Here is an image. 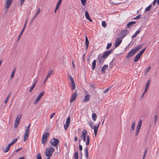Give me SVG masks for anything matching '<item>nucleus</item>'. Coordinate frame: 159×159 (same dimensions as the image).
Listing matches in <instances>:
<instances>
[{
    "label": "nucleus",
    "mask_w": 159,
    "mask_h": 159,
    "mask_svg": "<svg viewBox=\"0 0 159 159\" xmlns=\"http://www.w3.org/2000/svg\"><path fill=\"white\" fill-rule=\"evenodd\" d=\"M77 95L78 94L75 91V92L73 93L71 96V99L70 100V103L73 102L75 100Z\"/></svg>",
    "instance_id": "nucleus-13"
},
{
    "label": "nucleus",
    "mask_w": 159,
    "mask_h": 159,
    "mask_svg": "<svg viewBox=\"0 0 159 159\" xmlns=\"http://www.w3.org/2000/svg\"><path fill=\"white\" fill-rule=\"evenodd\" d=\"M11 94V93H10L9 95L7 96V98H6V99H5V101H4V103L5 104H7V102H8V99L10 97V96Z\"/></svg>",
    "instance_id": "nucleus-28"
},
{
    "label": "nucleus",
    "mask_w": 159,
    "mask_h": 159,
    "mask_svg": "<svg viewBox=\"0 0 159 159\" xmlns=\"http://www.w3.org/2000/svg\"><path fill=\"white\" fill-rule=\"evenodd\" d=\"M90 98V96L89 95H86L84 98V100L83 102H88Z\"/></svg>",
    "instance_id": "nucleus-22"
},
{
    "label": "nucleus",
    "mask_w": 159,
    "mask_h": 159,
    "mask_svg": "<svg viewBox=\"0 0 159 159\" xmlns=\"http://www.w3.org/2000/svg\"><path fill=\"white\" fill-rule=\"evenodd\" d=\"M122 41V39L120 38H116L115 42V47H117L119 46Z\"/></svg>",
    "instance_id": "nucleus-14"
},
{
    "label": "nucleus",
    "mask_w": 159,
    "mask_h": 159,
    "mask_svg": "<svg viewBox=\"0 0 159 159\" xmlns=\"http://www.w3.org/2000/svg\"><path fill=\"white\" fill-rule=\"evenodd\" d=\"M85 158H88V152L87 146H86L85 148Z\"/></svg>",
    "instance_id": "nucleus-24"
},
{
    "label": "nucleus",
    "mask_w": 159,
    "mask_h": 159,
    "mask_svg": "<svg viewBox=\"0 0 159 159\" xmlns=\"http://www.w3.org/2000/svg\"><path fill=\"white\" fill-rule=\"evenodd\" d=\"M30 128L28 127H26V129L25 130V132L24 133V141L25 142L27 140L28 137L29 136V131L30 130Z\"/></svg>",
    "instance_id": "nucleus-7"
},
{
    "label": "nucleus",
    "mask_w": 159,
    "mask_h": 159,
    "mask_svg": "<svg viewBox=\"0 0 159 159\" xmlns=\"http://www.w3.org/2000/svg\"><path fill=\"white\" fill-rule=\"evenodd\" d=\"M136 23V22L134 21H132L129 22L127 24V27L129 28L131 27L132 25Z\"/></svg>",
    "instance_id": "nucleus-20"
},
{
    "label": "nucleus",
    "mask_w": 159,
    "mask_h": 159,
    "mask_svg": "<svg viewBox=\"0 0 159 159\" xmlns=\"http://www.w3.org/2000/svg\"><path fill=\"white\" fill-rule=\"evenodd\" d=\"M100 124V123H99L98 125H95L93 128L94 130H98V129L99 127V125Z\"/></svg>",
    "instance_id": "nucleus-42"
},
{
    "label": "nucleus",
    "mask_w": 159,
    "mask_h": 159,
    "mask_svg": "<svg viewBox=\"0 0 159 159\" xmlns=\"http://www.w3.org/2000/svg\"><path fill=\"white\" fill-rule=\"evenodd\" d=\"M108 65H104L101 69V71L102 73H105V70L108 69Z\"/></svg>",
    "instance_id": "nucleus-17"
},
{
    "label": "nucleus",
    "mask_w": 159,
    "mask_h": 159,
    "mask_svg": "<svg viewBox=\"0 0 159 159\" xmlns=\"http://www.w3.org/2000/svg\"><path fill=\"white\" fill-rule=\"evenodd\" d=\"M61 1H62V0H59V2H58V3L57 4L56 6V7L57 8H59V6L60 5V4L61 3Z\"/></svg>",
    "instance_id": "nucleus-45"
},
{
    "label": "nucleus",
    "mask_w": 159,
    "mask_h": 159,
    "mask_svg": "<svg viewBox=\"0 0 159 159\" xmlns=\"http://www.w3.org/2000/svg\"><path fill=\"white\" fill-rule=\"evenodd\" d=\"M37 82V80H35L34 82V83L33 84V85L30 87V89L29 91L30 92H31L32 90L34 89V88L36 83Z\"/></svg>",
    "instance_id": "nucleus-25"
},
{
    "label": "nucleus",
    "mask_w": 159,
    "mask_h": 159,
    "mask_svg": "<svg viewBox=\"0 0 159 159\" xmlns=\"http://www.w3.org/2000/svg\"><path fill=\"white\" fill-rule=\"evenodd\" d=\"M150 82V80H149L147 82L146 84L145 88L148 89L149 87V85Z\"/></svg>",
    "instance_id": "nucleus-38"
},
{
    "label": "nucleus",
    "mask_w": 159,
    "mask_h": 159,
    "mask_svg": "<svg viewBox=\"0 0 159 159\" xmlns=\"http://www.w3.org/2000/svg\"><path fill=\"white\" fill-rule=\"evenodd\" d=\"M85 16L87 19L90 17L89 14L87 11H85Z\"/></svg>",
    "instance_id": "nucleus-35"
},
{
    "label": "nucleus",
    "mask_w": 159,
    "mask_h": 159,
    "mask_svg": "<svg viewBox=\"0 0 159 159\" xmlns=\"http://www.w3.org/2000/svg\"><path fill=\"white\" fill-rule=\"evenodd\" d=\"M17 140V139H14L12 141L8 144L7 146L5 151L3 150L5 152H7L9 150L10 147L14 143H16Z\"/></svg>",
    "instance_id": "nucleus-5"
},
{
    "label": "nucleus",
    "mask_w": 159,
    "mask_h": 159,
    "mask_svg": "<svg viewBox=\"0 0 159 159\" xmlns=\"http://www.w3.org/2000/svg\"><path fill=\"white\" fill-rule=\"evenodd\" d=\"M156 115H155L154 117V121L155 123L156 124L157 120V112L156 113Z\"/></svg>",
    "instance_id": "nucleus-36"
},
{
    "label": "nucleus",
    "mask_w": 159,
    "mask_h": 159,
    "mask_svg": "<svg viewBox=\"0 0 159 159\" xmlns=\"http://www.w3.org/2000/svg\"><path fill=\"white\" fill-rule=\"evenodd\" d=\"M80 158L82 159V152H80Z\"/></svg>",
    "instance_id": "nucleus-62"
},
{
    "label": "nucleus",
    "mask_w": 159,
    "mask_h": 159,
    "mask_svg": "<svg viewBox=\"0 0 159 159\" xmlns=\"http://www.w3.org/2000/svg\"><path fill=\"white\" fill-rule=\"evenodd\" d=\"M113 50V49H111L105 52L103 54V59L106 58L111 54Z\"/></svg>",
    "instance_id": "nucleus-8"
},
{
    "label": "nucleus",
    "mask_w": 159,
    "mask_h": 159,
    "mask_svg": "<svg viewBox=\"0 0 159 159\" xmlns=\"http://www.w3.org/2000/svg\"><path fill=\"white\" fill-rule=\"evenodd\" d=\"M69 78L71 81V82L73 81H74V80L73 79V78L71 75H69Z\"/></svg>",
    "instance_id": "nucleus-53"
},
{
    "label": "nucleus",
    "mask_w": 159,
    "mask_h": 159,
    "mask_svg": "<svg viewBox=\"0 0 159 159\" xmlns=\"http://www.w3.org/2000/svg\"><path fill=\"white\" fill-rule=\"evenodd\" d=\"M40 9L39 8L36 14V15H37L38 14L40 13Z\"/></svg>",
    "instance_id": "nucleus-57"
},
{
    "label": "nucleus",
    "mask_w": 159,
    "mask_h": 159,
    "mask_svg": "<svg viewBox=\"0 0 159 159\" xmlns=\"http://www.w3.org/2000/svg\"><path fill=\"white\" fill-rule=\"evenodd\" d=\"M49 134L48 132L44 133L43 135L42 138L44 139H47V138L49 137Z\"/></svg>",
    "instance_id": "nucleus-19"
},
{
    "label": "nucleus",
    "mask_w": 159,
    "mask_h": 159,
    "mask_svg": "<svg viewBox=\"0 0 159 159\" xmlns=\"http://www.w3.org/2000/svg\"><path fill=\"white\" fill-rule=\"evenodd\" d=\"M71 89L73 90L75 89V82L74 81L72 82H71Z\"/></svg>",
    "instance_id": "nucleus-30"
},
{
    "label": "nucleus",
    "mask_w": 159,
    "mask_h": 159,
    "mask_svg": "<svg viewBox=\"0 0 159 159\" xmlns=\"http://www.w3.org/2000/svg\"><path fill=\"white\" fill-rule=\"evenodd\" d=\"M141 18V15L140 14L138 15L136 17L134 18V19L135 20H139Z\"/></svg>",
    "instance_id": "nucleus-47"
},
{
    "label": "nucleus",
    "mask_w": 159,
    "mask_h": 159,
    "mask_svg": "<svg viewBox=\"0 0 159 159\" xmlns=\"http://www.w3.org/2000/svg\"><path fill=\"white\" fill-rule=\"evenodd\" d=\"M50 142L52 145L55 147H57L58 145V143L59 142L58 139H56L54 138H52L50 140Z\"/></svg>",
    "instance_id": "nucleus-4"
},
{
    "label": "nucleus",
    "mask_w": 159,
    "mask_h": 159,
    "mask_svg": "<svg viewBox=\"0 0 159 159\" xmlns=\"http://www.w3.org/2000/svg\"><path fill=\"white\" fill-rule=\"evenodd\" d=\"M157 0H154L153 2V6H155L156 3V2H157Z\"/></svg>",
    "instance_id": "nucleus-58"
},
{
    "label": "nucleus",
    "mask_w": 159,
    "mask_h": 159,
    "mask_svg": "<svg viewBox=\"0 0 159 159\" xmlns=\"http://www.w3.org/2000/svg\"><path fill=\"white\" fill-rule=\"evenodd\" d=\"M148 89L145 88V90L143 92V94H145L146 93V92H147V91L148 90Z\"/></svg>",
    "instance_id": "nucleus-59"
},
{
    "label": "nucleus",
    "mask_w": 159,
    "mask_h": 159,
    "mask_svg": "<svg viewBox=\"0 0 159 159\" xmlns=\"http://www.w3.org/2000/svg\"><path fill=\"white\" fill-rule=\"evenodd\" d=\"M85 45H86V49H87L88 48V47H89V41L88 40V39L87 38V36H85Z\"/></svg>",
    "instance_id": "nucleus-18"
},
{
    "label": "nucleus",
    "mask_w": 159,
    "mask_h": 159,
    "mask_svg": "<svg viewBox=\"0 0 159 159\" xmlns=\"http://www.w3.org/2000/svg\"><path fill=\"white\" fill-rule=\"evenodd\" d=\"M135 122L134 121L132 124L131 126V130L130 131L131 132H132V131H134V129L135 125Z\"/></svg>",
    "instance_id": "nucleus-26"
},
{
    "label": "nucleus",
    "mask_w": 159,
    "mask_h": 159,
    "mask_svg": "<svg viewBox=\"0 0 159 159\" xmlns=\"http://www.w3.org/2000/svg\"><path fill=\"white\" fill-rule=\"evenodd\" d=\"M97 116L95 113H93L92 115V118L93 121H95L97 119Z\"/></svg>",
    "instance_id": "nucleus-27"
},
{
    "label": "nucleus",
    "mask_w": 159,
    "mask_h": 159,
    "mask_svg": "<svg viewBox=\"0 0 159 159\" xmlns=\"http://www.w3.org/2000/svg\"><path fill=\"white\" fill-rule=\"evenodd\" d=\"M150 69V67H148L146 70V72H148Z\"/></svg>",
    "instance_id": "nucleus-61"
},
{
    "label": "nucleus",
    "mask_w": 159,
    "mask_h": 159,
    "mask_svg": "<svg viewBox=\"0 0 159 159\" xmlns=\"http://www.w3.org/2000/svg\"><path fill=\"white\" fill-rule=\"evenodd\" d=\"M53 72V71L52 70H50L48 72V75H47V76L48 77H49L52 74V72Z\"/></svg>",
    "instance_id": "nucleus-40"
},
{
    "label": "nucleus",
    "mask_w": 159,
    "mask_h": 159,
    "mask_svg": "<svg viewBox=\"0 0 159 159\" xmlns=\"http://www.w3.org/2000/svg\"><path fill=\"white\" fill-rule=\"evenodd\" d=\"M37 15H36V14L34 16L32 20V21H31V23L33 21V20L36 17Z\"/></svg>",
    "instance_id": "nucleus-63"
},
{
    "label": "nucleus",
    "mask_w": 159,
    "mask_h": 159,
    "mask_svg": "<svg viewBox=\"0 0 159 159\" xmlns=\"http://www.w3.org/2000/svg\"><path fill=\"white\" fill-rule=\"evenodd\" d=\"M152 7V4L150 5L147 8H146L145 9V11H149Z\"/></svg>",
    "instance_id": "nucleus-31"
},
{
    "label": "nucleus",
    "mask_w": 159,
    "mask_h": 159,
    "mask_svg": "<svg viewBox=\"0 0 159 159\" xmlns=\"http://www.w3.org/2000/svg\"><path fill=\"white\" fill-rule=\"evenodd\" d=\"M79 150H80V152H81L83 149V148L82 145H80V143H79Z\"/></svg>",
    "instance_id": "nucleus-50"
},
{
    "label": "nucleus",
    "mask_w": 159,
    "mask_h": 159,
    "mask_svg": "<svg viewBox=\"0 0 159 159\" xmlns=\"http://www.w3.org/2000/svg\"><path fill=\"white\" fill-rule=\"evenodd\" d=\"M142 123V120H140L138 122V124L137 126L136 130L135 133V136H137L139 132V130L141 128Z\"/></svg>",
    "instance_id": "nucleus-9"
},
{
    "label": "nucleus",
    "mask_w": 159,
    "mask_h": 159,
    "mask_svg": "<svg viewBox=\"0 0 159 159\" xmlns=\"http://www.w3.org/2000/svg\"><path fill=\"white\" fill-rule=\"evenodd\" d=\"M36 159H42L41 156L39 153H37L36 156Z\"/></svg>",
    "instance_id": "nucleus-37"
},
{
    "label": "nucleus",
    "mask_w": 159,
    "mask_h": 159,
    "mask_svg": "<svg viewBox=\"0 0 159 159\" xmlns=\"http://www.w3.org/2000/svg\"><path fill=\"white\" fill-rule=\"evenodd\" d=\"M55 113H53L50 116V119L52 118L53 117L54 115H55Z\"/></svg>",
    "instance_id": "nucleus-54"
},
{
    "label": "nucleus",
    "mask_w": 159,
    "mask_h": 159,
    "mask_svg": "<svg viewBox=\"0 0 159 159\" xmlns=\"http://www.w3.org/2000/svg\"><path fill=\"white\" fill-rule=\"evenodd\" d=\"M102 26L104 27H106V24L105 21H102Z\"/></svg>",
    "instance_id": "nucleus-46"
},
{
    "label": "nucleus",
    "mask_w": 159,
    "mask_h": 159,
    "mask_svg": "<svg viewBox=\"0 0 159 159\" xmlns=\"http://www.w3.org/2000/svg\"><path fill=\"white\" fill-rule=\"evenodd\" d=\"M127 30H122L119 34V36L122 39L126 35L127 33Z\"/></svg>",
    "instance_id": "nucleus-10"
},
{
    "label": "nucleus",
    "mask_w": 159,
    "mask_h": 159,
    "mask_svg": "<svg viewBox=\"0 0 159 159\" xmlns=\"http://www.w3.org/2000/svg\"><path fill=\"white\" fill-rule=\"evenodd\" d=\"M55 151V149L53 148H47L46 149L45 155L48 157L47 159H50V156Z\"/></svg>",
    "instance_id": "nucleus-3"
},
{
    "label": "nucleus",
    "mask_w": 159,
    "mask_h": 159,
    "mask_svg": "<svg viewBox=\"0 0 159 159\" xmlns=\"http://www.w3.org/2000/svg\"><path fill=\"white\" fill-rule=\"evenodd\" d=\"M141 57V56L138 54L137 55H136L135 58L134 59V61L135 62L138 61L139 60Z\"/></svg>",
    "instance_id": "nucleus-21"
},
{
    "label": "nucleus",
    "mask_w": 159,
    "mask_h": 159,
    "mask_svg": "<svg viewBox=\"0 0 159 159\" xmlns=\"http://www.w3.org/2000/svg\"><path fill=\"white\" fill-rule=\"evenodd\" d=\"M142 46V45H140L135 47L134 49H132L129 51L126 56V58H129L133 56L135 53L138 52Z\"/></svg>",
    "instance_id": "nucleus-1"
},
{
    "label": "nucleus",
    "mask_w": 159,
    "mask_h": 159,
    "mask_svg": "<svg viewBox=\"0 0 159 159\" xmlns=\"http://www.w3.org/2000/svg\"><path fill=\"white\" fill-rule=\"evenodd\" d=\"M102 56H101L100 55L98 56V60L99 64L102 63L105 60L102 59Z\"/></svg>",
    "instance_id": "nucleus-15"
},
{
    "label": "nucleus",
    "mask_w": 159,
    "mask_h": 159,
    "mask_svg": "<svg viewBox=\"0 0 159 159\" xmlns=\"http://www.w3.org/2000/svg\"><path fill=\"white\" fill-rule=\"evenodd\" d=\"M25 157L24 156L21 157L19 158H18V159H25Z\"/></svg>",
    "instance_id": "nucleus-64"
},
{
    "label": "nucleus",
    "mask_w": 159,
    "mask_h": 159,
    "mask_svg": "<svg viewBox=\"0 0 159 159\" xmlns=\"http://www.w3.org/2000/svg\"><path fill=\"white\" fill-rule=\"evenodd\" d=\"M22 149V148H20L19 149H17L16 151H15L13 153V154H12V155H14V153H15L16 152H18V151H20L21 149Z\"/></svg>",
    "instance_id": "nucleus-52"
},
{
    "label": "nucleus",
    "mask_w": 159,
    "mask_h": 159,
    "mask_svg": "<svg viewBox=\"0 0 159 159\" xmlns=\"http://www.w3.org/2000/svg\"><path fill=\"white\" fill-rule=\"evenodd\" d=\"M147 149H146L144 152V154L143 156V159H144V158H145L146 154L147 153Z\"/></svg>",
    "instance_id": "nucleus-51"
},
{
    "label": "nucleus",
    "mask_w": 159,
    "mask_h": 159,
    "mask_svg": "<svg viewBox=\"0 0 159 159\" xmlns=\"http://www.w3.org/2000/svg\"><path fill=\"white\" fill-rule=\"evenodd\" d=\"M82 5L84 6L85 5L86 2V0H81Z\"/></svg>",
    "instance_id": "nucleus-39"
},
{
    "label": "nucleus",
    "mask_w": 159,
    "mask_h": 159,
    "mask_svg": "<svg viewBox=\"0 0 159 159\" xmlns=\"http://www.w3.org/2000/svg\"><path fill=\"white\" fill-rule=\"evenodd\" d=\"M47 139H44L42 138L41 143L43 144H45L47 142Z\"/></svg>",
    "instance_id": "nucleus-34"
},
{
    "label": "nucleus",
    "mask_w": 159,
    "mask_h": 159,
    "mask_svg": "<svg viewBox=\"0 0 159 159\" xmlns=\"http://www.w3.org/2000/svg\"><path fill=\"white\" fill-rule=\"evenodd\" d=\"M87 134V131L86 130H84L82 132V137L83 142H85L86 145L88 146L89 145L90 143V139L89 136H87L86 141V137Z\"/></svg>",
    "instance_id": "nucleus-2"
},
{
    "label": "nucleus",
    "mask_w": 159,
    "mask_h": 159,
    "mask_svg": "<svg viewBox=\"0 0 159 159\" xmlns=\"http://www.w3.org/2000/svg\"><path fill=\"white\" fill-rule=\"evenodd\" d=\"M21 118V116L18 115L17 117L15 120V122L14 125V127L16 128L19 125Z\"/></svg>",
    "instance_id": "nucleus-12"
},
{
    "label": "nucleus",
    "mask_w": 159,
    "mask_h": 159,
    "mask_svg": "<svg viewBox=\"0 0 159 159\" xmlns=\"http://www.w3.org/2000/svg\"><path fill=\"white\" fill-rule=\"evenodd\" d=\"M75 159H78V151H77L76 152L74 153V155Z\"/></svg>",
    "instance_id": "nucleus-32"
},
{
    "label": "nucleus",
    "mask_w": 159,
    "mask_h": 159,
    "mask_svg": "<svg viewBox=\"0 0 159 159\" xmlns=\"http://www.w3.org/2000/svg\"><path fill=\"white\" fill-rule=\"evenodd\" d=\"M140 32V31L139 30L136 31L135 34L132 36V38H133L135 37Z\"/></svg>",
    "instance_id": "nucleus-29"
},
{
    "label": "nucleus",
    "mask_w": 159,
    "mask_h": 159,
    "mask_svg": "<svg viewBox=\"0 0 159 159\" xmlns=\"http://www.w3.org/2000/svg\"><path fill=\"white\" fill-rule=\"evenodd\" d=\"M15 70L14 69L12 72L11 75V78H12L14 75L15 73Z\"/></svg>",
    "instance_id": "nucleus-44"
},
{
    "label": "nucleus",
    "mask_w": 159,
    "mask_h": 159,
    "mask_svg": "<svg viewBox=\"0 0 159 159\" xmlns=\"http://www.w3.org/2000/svg\"><path fill=\"white\" fill-rule=\"evenodd\" d=\"M110 3L113 5H119L120 4V3H114L112 1H111V0L110 1Z\"/></svg>",
    "instance_id": "nucleus-43"
},
{
    "label": "nucleus",
    "mask_w": 159,
    "mask_h": 159,
    "mask_svg": "<svg viewBox=\"0 0 159 159\" xmlns=\"http://www.w3.org/2000/svg\"><path fill=\"white\" fill-rule=\"evenodd\" d=\"M94 133L95 134V136H96V134H97L98 130H94Z\"/></svg>",
    "instance_id": "nucleus-60"
},
{
    "label": "nucleus",
    "mask_w": 159,
    "mask_h": 159,
    "mask_svg": "<svg viewBox=\"0 0 159 159\" xmlns=\"http://www.w3.org/2000/svg\"><path fill=\"white\" fill-rule=\"evenodd\" d=\"M13 1V0H7L6 4V8L7 9L9 7Z\"/></svg>",
    "instance_id": "nucleus-16"
},
{
    "label": "nucleus",
    "mask_w": 159,
    "mask_h": 159,
    "mask_svg": "<svg viewBox=\"0 0 159 159\" xmlns=\"http://www.w3.org/2000/svg\"><path fill=\"white\" fill-rule=\"evenodd\" d=\"M110 89V88H107V89H106L104 91V93H107L109 90V89Z\"/></svg>",
    "instance_id": "nucleus-55"
},
{
    "label": "nucleus",
    "mask_w": 159,
    "mask_h": 159,
    "mask_svg": "<svg viewBox=\"0 0 159 159\" xmlns=\"http://www.w3.org/2000/svg\"><path fill=\"white\" fill-rule=\"evenodd\" d=\"M25 28H24L23 27V29L22 30V31H21V33H20V35H19V38H18V40H17V41H18V40H19V39H20V37L21 35V34H22L23 33V32H24V30H25Z\"/></svg>",
    "instance_id": "nucleus-48"
},
{
    "label": "nucleus",
    "mask_w": 159,
    "mask_h": 159,
    "mask_svg": "<svg viewBox=\"0 0 159 159\" xmlns=\"http://www.w3.org/2000/svg\"><path fill=\"white\" fill-rule=\"evenodd\" d=\"M146 49V48L143 49L139 53H138V54H139L140 56H141V55L143 53Z\"/></svg>",
    "instance_id": "nucleus-33"
},
{
    "label": "nucleus",
    "mask_w": 159,
    "mask_h": 159,
    "mask_svg": "<svg viewBox=\"0 0 159 159\" xmlns=\"http://www.w3.org/2000/svg\"><path fill=\"white\" fill-rule=\"evenodd\" d=\"M111 45L112 44L111 43H108L106 47V49H109L111 46Z\"/></svg>",
    "instance_id": "nucleus-41"
},
{
    "label": "nucleus",
    "mask_w": 159,
    "mask_h": 159,
    "mask_svg": "<svg viewBox=\"0 0 159 159\" xmlns=\"http://www.w3.org/2000/svg\"><path fill=\"white\" fill-rule=\"evenodd\" d=\"M96 60H94L92 63V70H94L96 66Z\"/></svg>",
    "instance_id": "nucleus-23"
},
{
    "label": "nucleus",
    "mask_w": 159,
    "mask_h": 159,
    "mask_svg": "<svg viewBox=\"0 0 159 159\" xmlns=\"http://www.w3.org/2000/svg\"><path fill=\"white\" fill-rule=\"evenodd\" d=\"M25 1V0H20V4L21 5H22L23 4Z\"/></svg>",
    "instance_id": "nucleus-56"
},
{
    "label": "nucleus",
    "mask_w": 159,
    "mask_h": 159,
    "mask_svg": "<svg viewBox=\"0 0 159 159\" xmlns=\"http://www.w3.org/2000/svg\"><path fill=\"white\" fill-rule=\"evenodd\" d=\"M114 65V64L113 62V60H112L110 63L109 66L110 68H111Z\"/></svg>",
    "instance_id": "nucleus-49"
},
{
    "label": "nucleus",
    "mask_w": 159,
    "mask_h": 159,
    "mask_svg": "<svg viewBox=\"0 0 159 159\" xmlns=\"http://www.w3.org/2000/svg\"><path fill=\"white\" fill-rule=\"evenodd\" d=\"M45 92L44 91L42 92L35 99L34 102V104H37L38 103L41 97L44 95Z\"/></svg>",
    "instance_id": "nucleus-6"
},
{
    "label": "nucleus",
    "mask_w": 159,
    "mask_h": 159,
    "mask_svg": "<svg viewBox=\"0 0 159 159\" xmlns=\"http://www.w3.org/2000/svg\"><path fill=\"white\" fill-rule=\"evenodd\" d=\"M70 121V117L69 116V117H68L66 119V124L64 125V127L65 130H66L67 129L69 125Z\"/></svg>",
    "instance_id": "nucleus-11"
}]
</instances>
